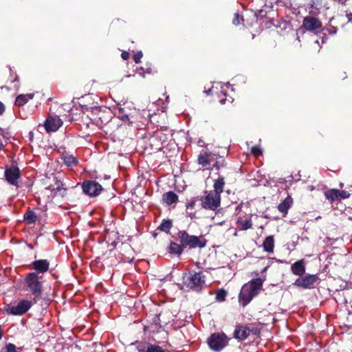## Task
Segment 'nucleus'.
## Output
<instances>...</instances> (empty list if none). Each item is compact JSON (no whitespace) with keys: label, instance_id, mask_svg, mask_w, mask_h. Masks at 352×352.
I'll use <instances>...</instances> for the list:
<instances>
[{"label":"nucleus","instance_id":"f257e3e1","mask_svg":"<svg viewBox=\"0 0 352 352\" xmlns=\"http://www.w3.org/2000/svg\"><path fill=\"white\" fill-rule=\"evenodd\" d=\"M264 280L261 278H256L245 283L241 288L239 294V302L243 306H246L252 298L257 296L262 289Z\"/></svg>","mask_w":352,"mask_h":352},{"label":"nucleus","instance_id":"f03ea898","mask_svg":"<svg viewBox=\"0 0 352 352\" xmlns=\"http://www.w3.org/2000/svg\"><path fill=\"white\" fill-rule=\"evenodd\" d=\"M42 276L36 272L27 274L23 281V289L29 292L35 297H38L43 292Z\"/></svg>","mask_w":352,"mask_h":352},{"label":"nucleus","instance_id":"7ed1b4c3","mask_svg":"<svg viewBox=\"0 0 352 352\" xmlns=\"http://www.w3.org/2000/svg\"><path fill=\"white\" fill-rule=\"evenodd\" d=\"M199 201L203 208L214 211L220 206L221 196L210 190L206 191Z\"/></svg>","mask_w":352,"mask_h":352},{"label":"nucleus","instance_id":"20e7f679","mask_svg":"<svg viewBox=\"0 0 352 352\" xmlns=\"http://www.w3.org/2000/svg\"><path fill=\"white\" fill-rule=\"evenodd\" d=\"M229 340L223 332H218L211 334L207 342L212 350L219 351L228 345Z\"/></svg>","mask_w":352,"mask_h":352},{"label":"nucleus","instance_id":"39448f33","mask_svg":"<svg viewBox=\"0 0 352 352\" xmlns=\"http://www.w3.org/2000/svg\"><path fill=\"white\" fill-rule=\"evenodd\" d=\"M178 237L184 248H202L206 246V242L204 241L201 240L199 237L197 236L189 235L186 231H179L178 232Z\"/></svg>","mask_w":352,"mask_h":352},{"label":"nucleus","instance_id":"423d86ee","mask_svg":"<svg viewBox=\"0 0 352 352\" xmlns=\"http://www.w3.org/2000/svg\"><path fill=\"white\" fill-rule=\"evenodd\" d=\"M32 302L27 299H23L13 305H8L6 311L10 315L21 316L25 314L32 306Z\"/></svg>","mask_w":352,"mask_h":352},{"label":"nucleus","instance_id":"0eeeda50","mask_svg":"<svg viewBox=\"0 0 352 352\" xmlns=\"http://www.w3.org/2000/svg\"><path fill=\"white\" fill-rule=\"evenodd\" d=\"M318 280L319 277L317 274H308L297 278L293 285L302 289H313L316 287Z\"/></svg>","mask_w":352,"mask_h":352},{"label":"nucleus","instance_id":"6e6552de","mask_svg":"<svg viewBox=\"0 0 352 352\" xmlns=\"http://www.w3.org/2000/svg\"><path fill=\"white\" fill-rule=\"evenodd\" d=\"M205 283V276L201 272H190L184 278V283L190 288H195L202 286Z\"/></svg>","mask_w":352,"mask_h":352},{"label":"nucleus","instance_id":"1a4fd4ad","mask_svg":"<svg viewBox=\"0 0 352 352\" xmlns=\"http://www.w3.org/2000/svg\"><path fill=\"white\" fill-rule=\"evenodd\" d=\"M82 191L90 197L98 196L102 191V187L95 181H86L82 184Z\"/></svg>","mask_w":352,"mask_h":352},{"label":"nucleus","instance_id":"9d476101","mask_svg":"<svg viewBox=\"0 0 352 352\" xmlns=\"http://www.w3.org/2000/svg\"><path fill=\"white\" fill-rule=\"evenodd\" d=\"M6 180L11 185L18 186V179L21 177V172L18 167L11 166L6 168L4 172Z\"/></svg>","mask_w":352,"mask_h":352},{"label":"nucleus","instance_id":"9b49d317","mask_svg":"<svg viewBox=\"0 0 352 352\" xmlns=\"http://www.w3.org/2000/svg\"><path fill=\"white\" fill-rule=\"evenodd\" d=\"M63 124V121L57 116H50L45 122V128L47 132H55Z\"/></svg>","mask_w":352,"mask_h":352},{"label":"nucleus","instance_id":"f8f14e48","mask_svg":"<svg viewBox=\"0 0 352 352\" xmlns=\"http://www.w3.org/2000/svg\"><path fill=\"white\" fill-rule=\"evenodd\" d=\"M30 267L35 270L34 272H36L38 275L39 274H43L48 271L50 262L47 259L35 260L31 263Z\"/></svg>","mask_w":352,"mask_h":352},{"label":"nucleus","instance_id":"ddd939ff","mask_svg":"<svg viewBox=\"0 0 352 352\" xmlns=\"http://www.w3.org/2000/svg\"><path fill=\"white\" fill-rule=\"evenodd\" d=\"M302 25L307 31L313 32L320 29L322 27V23L316 17L306 16L303 19Z\"/></svg>","mask_w":352,"mask_h":352},{"label":"nucleus","instance_id":"4468645a","mask_svg":"<svg viewBox=\"0 0 352 352\" xmlns=\"http://www.w3.org/2000/svg\"><path fill=\"white\" fill-rule=\"evenodd\" d=\"M251 329L243 325L237 326L235 329L234 337L239 340H245L250 334Z\"/></svg>","mask_w":352,"mask_h":352},{"label":"nucleus","instance_id":"2eb2a0df","mask_svg":"<svg viewBox=\"0 0 352 352\" xmlns=\"http://www.w3.org/2000/svg\"><path fill=\"white\" fill-rule=\"evenodd\" d=\"M137 350L138 352H164L160 346L141 342L137 344Z\"/></svg>","mask_w":352,"mask_h":352},{"label":"nucleus","instance_id":"dca6fc26","mask_svg":"<svg viewBox=\"0 0 352 352\" xmlns=\"http://www.w3.org/2000/svg\"><path fill=\"white\" fill-rule=\"evenodd\" d=\"M305 262L304 259L295 262L291 266V272L292 274L300 277L305 274Z\"/></svg>","mask_w":352,"mask_h":352},{"label":"nucleus","instance_id":"f3484780","mask_svg":"<svg viewBox=\"0 0 352 352\" xmlns=\"http://www.w3.org/2000/svg\"><path fill=\"white\" fill-rule=\"evenodd\" d=\"M236 230H247L252 228L253 223L250 218H244L243 217H239L236 222Z\"/></svg>","mask_w":352,"mask_h":352},{"label":"nucleus","instance_id":"a211bd4d","mask_svg":"<svg viewBox=\"0 0 352 352\" xmlns=\"http://www.w3.org/2000/svg\"><path fill=\"white\" fill-rule=\"evenodd\" d=\"M293 204V199L290 196H287L283 201H282L278 206V210L279 212L283 214L285 216L287 214L289 209L292 207Z\"/></svg>","mask_w":352,"mask_h":352},{"label":"nucleus","instance_id":"6ab92c4d","mask_svg":"<svg viewBox=\"0 0 352 352\" xmlns=\"http://www.w3.org/2000/svg\"><path fill=\"white\" fill-rule=\"evenodd\" d=\"M198 164L206 169L210 170V152L204 151L198 156Z\"/></svg>","mask_w":352,"mask_h":352},{"label":"nucleus","instance_id":"aec40b11","mask_svg":"<svg viewBox=\"0 0 352 352\" xmlns=\"http://www.w3.org/2000/svg\"><path fill=\"white\" fill-rule=\"evenodd\" d=\"M197 200V197H193L186 203V213L191 219L196 218V212L194 209Z\"/></svg>","mask_w":352,"mask_h":352},{"label":"nucleus","instance_id":"412c9836","mask_svg":"<svg viewBox=\"0 0 352 352\" xmlns=\"http://www.w3.org/2000/svg\"><path fill=\"white\" fill-rule=\"evenodd\" d=\"M225 186L224 178L222 176H219L217 179L214 182L213 188L214 190H211L213 192H216L217 195L221 196V192L223 190Z\"/></svg>","mask_w":352,"mask_h":352},{"label":"nucleus","instance_id":"4be33fe9","mask_svg":"<svg viewBox=\"0 0 352 352\" xmlns=\"http://www.w3.org/2000/svg\"><path fill=\"white\" fill-rule=\"evenodd\" d=\"M163 200L168 206H170L178 201V196L174 192L169 191L163 195Z\"/></svg>","mask_w":352,"mask_h":352},{"label":"nucleus","instance_id":"5701e85b","mask_svg":"<svg viewBox=\"0 0 352 352\" xmlns=\"http://www.w3.org/2000/svg\"><path fill=\"white\" fill-rule=\"evenodd\" d=\"M264 250L269 253H272L274 248V239L272 236H269L265 238L263 243Z\"/></svg>","mask_w":352,"mask_h":352},{"label":"nucleus","instance_id":"b1692460","mask_svg":"<svg viewBox=\"0 0 352 352\" xmlns=\"http://www.w3.org/2000/svg\"><path fill=\"white\" fill-rule=\"evenodd\" d=\"M32 98L33 95L31 94L19 95L15 100V104L17 106H23L30 100L32 99Z\"/></svg>","mask_w":352,"mask_h":352},{"label":"nucleus","instance_id":"393cba45","mask_svg":"<svg viewBox=\"0 0 352 352\" xmlns=\"http://www.w3.org/2000/svg\"><path fill=\"white\" fill-rule=\"evenodd\" d=\"M53 190L54 191V196L60 195L63 197L66 194L67 189L64 187V184L58 181L56 182V188H54Z\"/></svg>","mask_w":352,"mask_h":352},{"label":"nucleus","instance_id":"a878e982","mask_svg":"<svg viewBox=\"0 0 352 352\" xmlns=\"http://www.w3.org/2000/svg\"><path fill=\"white\" fill-rule=\"evenodd\" d=\"M326 198L330 201H335L338 199V195H340V190L337 189H331L325 192L324 193Z\"/></svg>","mask_w":352,"mask_h":352},{"label":"nucleus","instance_id":"bb28decb","mask_svg":"<svg viewBox=\"0 0 352 352\" xmlns=\"http://www.w3.org/2000/svg\"><path fill=\"white\" fill-rule=\"evenodd\" d=\"M184 247L175 242H171L169 245V252L171 254H181L184 250Z\"/></svg>","mask_w":352,"mask_h":352},{"label":"nucleus","instance_id":"cd10ccee","mask_svg":"<svg viewBox=\"0 0 352 352\" xmlns=\"http://www.w3.org/2000/svg\"><path fill=\"white\" fill-rule=\"evenodd\" d=\"M63 161L64 163L68 166H75L78 163L77 159L72 155H65L63 157Z\"/></svg>","mask_w":352,"mask_h":352},{"label":"nucleus","instance_id":"c85d7f7f","mask_svg":"<svg viewBox=\"0 0 352 352\" xmlns=\"http://www.w3.org/2000/svg\"><path fill=\"white\" fill-rule=\"evenodd\" d=\"M24 220L28 224L33 223L36 220V215L33 211H28L24 214Z\"/></svg>","mask_w":352,"mask_h":352},{"label":"nucleus","instance_id":"c756f323","mask_svg":"<svg viewBox=\"0 0 352 352\" xmlns=\"http://www.w3.org/2000/svg\"><path fill=\"white\" fill-rule=\"evenodd\" d=\"M172 221L169 219L163 220L160 226H159V229L162 231H164L166 233L170 232V228H172Z\"/></svg>","mask_w":352,"mask_h":352},{"label":"nucleus","instance_id":"7c9ffc66","mask_svg":"<svg viewBox=\"0 0 352 352\" xmlns=\"http://www.w3.org/2000/svg\"><path fill=\"white\" fill-rule=\"evenodd\" d=\"M225 165V160L223 157L217 155V160H215V162L214 163L213 166H212V169L213 168H215L217 169H219L222 167H223Z\"/></svg>","mask_w":352,"mask_h":352},{"label":"nucleus","instance_id":"2f4dec72","mask_svg":"<svg viewBox=\"0 0 352 352\" xmlns=\"http://www.w3.org/2000/svg\"><path fill=\"white\" fill-rule=\"evenodd\" d=\"M227 292L223 289H219L216 293V300L218 302H223L226 300Z\"/></svg>","mask_w":352,"mask_h":352},{"label":"nucleus","instance_id":"473e14b6","mask_svg":"<svg viewBox=\"0 0 352 352\" xmlns=\"http://www.w3.org/2000/svg\"><path fill=\"white\" fill-rule=\"evenodd\" d=\"M0 352H16V346L13 344H8Z\"/></svg>","mask_w":352,"mask_h":352},{"label":"nucleus","instance_id":"72a5a7b5","mask_svg":"<svg viewBox=\"0 0 352 352\" xmlns=\"http://www.w3.org/2000/svg\"><path fill=\"white\" fill-rule=\"evenodd\" d=\"M251 152L256 157H258L262 154L261 149L259 146H252L251 148Z\"/></svg>","mask_w":352,"mask_h":352},{"label":"nucleus","instance_id":"f704fd0d","mask_svg":"<svg viewBox=\"0 0 352 352\" xmlns=\"http://www.w3.org/2000/svg\"><path fill=\"white\" fill-rule=\"evenodd\" d=\"M217 155L210 152V170H212V166H213L215 160H217Z\"/></svg>","mask_w":352,"mask_h":352},{"label":"nucleus","instance_id":"c9c22d12","mask_svg":"<svg viewBox=\"0 0 352 352\" xmlns=\"http://www.w3.org/2000/svg\"><path fill=\"white\" fill-rule=\"evenodd\" d=\"M142 52H137L134 56H133V60L136 63H140V60H141V58H142Z\"/></svg>","mask_w":352,"mask_h":352},{"label":"nucleus","instance_id":"e433bc0d","mask_svg":"<svg viewBox=\"0 0 352 352\" xmlns=\"http://www.w3.org/2000/svg\"><path fill=\"white\" fill-rule=\"evenodd\" d=\"M350 196V193L345 191V190H342V191H340V195H338V198H341V199H346V198H349Z\"/></svg>","mask_w":352,"mask_h":352},{"label":"nucleus","instance_id":"4c0bfd02","mask_svg":"<svg viewBox=\"0 0 352 352\" xmlns=\"http://www.w3.org/2000/svg\"><path fill=\"white\" fill-rule=\"evenodd\" d=\"M3 136V130L0 128V150L3 148V144L1 140V137Z\"/></svg>","mask_w":352,"mask_h":352},{"label":"nucleus","instance_id":"58836bf2","mask_svg":"<svg viewBox=\"0 0 352 352\" xmlns=\"http://www.w3.org/2000/svg\"><path fill=\"white\" fill-rule=\"evenodd\" d=\"M273 260H274V258H270V261H269V263H268V264H267V266H265V267H264V269L262 270V272H261L262 273H265V272H267V269L269 268V267H270V264L272 263V261H273Z\"/></svg>","mask_w":352,"mask_h":352},{"label":"nucleus","instance_id":"ea45409f","mask_svg":"<svg viewBox=\"0 0 352 352\" xmlns=\"http://www.w3.org/2000/svg\"><path fill=\"white\" fill-rule=\"evenodd\" d=\"M121 56L124 60H127L129 57V54L128 52H124L122 53Z\"/></svg>","mask_w":352,"mask_h":352},{"label":"nucleus","instance_id":"a19ab883","mask_svg":"<svg viewBox=\"0 0 352 352\" xmlns=\"http://www.w3.org/2000/svg\"><path fill=\"white\" fill-rule=\"evenodd\" d=\"M5 111V106L4 104L0 101V116L3 114V113Z\"/></svg>","mask_w":352,"mask_h":352},{"label":"nucleus","instance_id":"79ce46f5","mask_svg":"<svg viewBox=\"0 0 352 352\" xmlns=\"http://www.w3.org/2000/svg\"><path fill=\"white\" fill-rule=\"evenodd\" d=\"M238 18H239V14H236V18L233 20L234 24L236 25L239 23Z\"/></svg>","mask_w":352,"mask_h":352},{"label":"nucleus","instance_id":"37998d69","mask_svg":"<svg viewBox=\"0 0 352 352\" xmlns=\"http://www.w3.org/2000/svg\"><path fill=\"white\" fill-rule=\"evenodd\" d=\"M3 336V331L1 328V327L0 326V340L2 339Z\"/></svg>","mask_w":352,"mask_h":352},{"label":"nucleus","instance_id":"c03bdc74","mask_svg":"<svg viewBox=\"0 0 352 352\" xmlns=\"http://www.w3.org/2000/svg\"><path fill=\"white\" fill-rule=\"evenodd\" d=\"M225 100H226L225 99H222V100H220V102L221 104H224L225 103Z\"/></svg>","mask_w":352,"mask_h":352},{"label":"nucleus","instance_id":"a18cd8bd","mask_svg":"<svg viewBox=\"0 0 352 352\" xmlns=\"http://www.w3.org/2000/svg\"><path fill=\"white\" fill-rule=\"evenodd\" d=\"M237 230H236V231H235V232H234V236H237Z\"/></svg>","mask_w":352,"mask_h":352}]
</instances>
